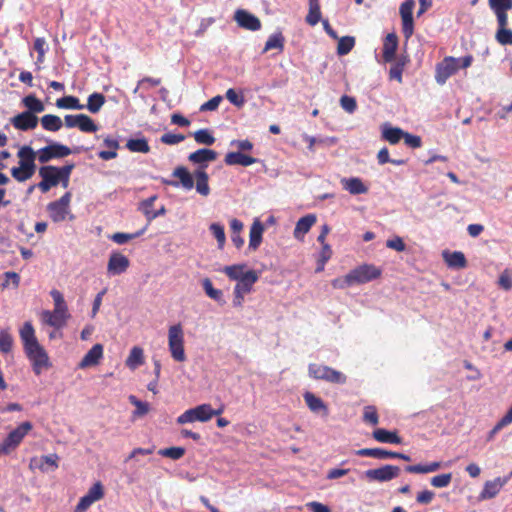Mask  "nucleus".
I'll return each mask as SVG.
<instances>
[{"instance_id":"obj_38","label":"nucleus","mask_w":512,"mask_h":512,"mask_svg":"<svg viewBox=\"0 0 512 512\" xmlns=\"http://www.w3.org/2000/svg\"><path fill=\"white\" fill-rule=\"evenodd\" d=\"M404 131L398 127H392L388 123L382 126V138L390 144H397L403 139Z\"/></svg>"},{"instance_id":"obj_53","label":"nucleus","mask_w":512,"mask_h":512,"mask_svg":"<svg viewBox=\"0 0 512 512\" xmlns=\"http://www.w3.org/2000/svg\"><path fill=\"white\" fill-rule=\"evenodd\" d=\"M284 48V37L281 33H274L269 36L265 43L264 52L272 49H278L282 51Z\"/></svg>"},{"instance_id":"obj_5","label":"nucleus","mask_w":512,"mask_h":512,"mask_svg":"<svg viewBox=\"0 0 512 512\" xmlns=\"http://www.w3.org/2000/svg\"><path fill=\"white\" fill-rule=\"evenodd\" d=\"M168 348L175 361L183 362L186 360L184 350V332L180 324H175L169 327Z\"/></svg>"},{"instance_id":"obj_2","label":"nucleus","mask_w":512,"mask_h":512,"mask_svg":"<svg viewBox=\"0 0 512 512\" xmlns=\"http://www.w3.org/2000/svg\"><path fill=\"white\" fill-rule=\"evenodd\" d=\"M50 295L54 302V308L52 311L45 310L42 312V320L45 324L54 327L56 329H61L66 326L67 321L70 319L71 315L68 310V306L63 297V294L56 289H52L50 291Z\"/></svg>"},{"instance_id":"obj_14","label":"nucleus","mask_w":512,"mask_h":512,"mask_svg":"<svg viewBox=\"0 0 512 512\" xmlns=\"http://www.w3.org/2000/svg\"><path fill=\"white\" fill-rule=\"evenodd\" d=\"M39 176L42 178V180L38 183L37 187L43 193L48 192L52 187H55L59 184L56 166L46 165L40 167Z\"/></svg>"},{"instance_id":"obj_60","label":"nucleus","mask_w":512,"mask_h":512,"mask_svg":"<svg viewBox=\"0 0 512 512\" xmlns=\"http://www.w3.org/2000/svg\"><path fill=\"white\" fill-rule=\"evenodd\" d=\"M13 346V338L7 330L0 331V351L9 353Z\"/></svg>"},{"instance_id":"obj_9","label":"nucleus","mask_w":512,"mask_h":512,"mask_svg":"<svg viewBox=\"0 0 512 512\" xmlns=\"http://www.w3.org/2000/svg\"><path fill=\"white\" fill-rule=\"evenodd\" d=\"M71 193L66 192L59 200L51 202L47 206L50 218L54 222H62L69 214Z\"/></svg>"},{"instance_id":"obj_34","label":"nucleus","mask_w":512,"mask_h":512,"mask_svg":"<svg viewBox=\"0 0 512 512\" xmlns=\"http://www.w3.org/2000/svg\"><path fill=\"white\" fill-rule=\"evenodd\" d=\"M31 429L32 424L29 421H25L12 430L6 438L16 448Z\"/></svg>"},{"instance_id":"obj_49","label":"nucleus","mask_w":512,"mask_h":512,"mask_svg":"<svg viewBox=\"0 0 512 512\" xmlns=\"http://www.w3.org/2000/svg\"><path fill=\"white\" fill-rule=\"evenodd\" d=\"M22 103L27 108L26 112H30L32 114L41 113L45 109L44 104L34 95L24 97Z\"/></svg>"},{"instance_id":"obj_63","label":"nucleus","mask_w":512,"mask_h":512,"mask_svg":"<svg viewBox=\"0 0 512 512\" xmlns=\"http://www.w3.org/2000/svg\"><path fill=\"white\" fill-rule=\"evenodd\" d=\"M226 98L228 101L240 108L245 104V98L243 95L238 94L234 89L230 88L226 91Z\"/></svg>"},{"instance_id":"obj_54","label":"nucleus","mask_w":512,"mask_h":512,"mask_svg":"<svg viewBox=\"0 0 512 512\" xmlns=\"http://www.w3.org/2000/svg\"><path fill=\"white\" fill-rule=\"evenodd\" d=\"M35 173V169L22 168V166L13 167L11 169L12 177L18 182H25L29 180Z\"/></svg>"},{"instance_id":"obj_26","label":"nucleus","mask_w":512,"mask_h":512,"mask_svg":"<svg viewBox=\"0 0 512 512\" xmlns=\"http://www.w3.org/2000/svg\"><path fill=\"white\" fill-rule=\"evenodd\" d=\"M316 222V216L314 214H308L304 217H301L294 228V237L298 240H303L306 233L309 232L311 227Z\"/></svg>"},{"instance_id":"obj_36","label":"nucleus","mask_w":512,"mask_h":512,"mask_svg":"<svg viewBox=\"0 0 512 512\" xmlns=\"http://www.w3.org/2000/svg\"><path fill=\"white\" fill-rule=\"evenodd\" d=\"M217 158V153L210 149H199L191 153L188 159L195 164H203L214 161Z\"/></svg>"},{"instance_id":"obj_37","label":"nucleus","mask_w":512,"mask_h":512,"mask_svg":"<svg viewBox=\"0 0 512 512\" xmlns=\"http://www.w3.org/2000/svg\"><path fill=\"white\" fill-rule=\"evenodd\" d=\"M247 265L244 263L223 267L220 271L224 273L230 280L238 281L243 279L248 272Z\"/></svg>"},{"instance_id":"obj_50","label":"nucleus","mask_w":512,"mask_h":512,"mask_svg":"<svg viewBox=\"0 0 512 512\" xmlns=\"http://www.w3.org/2000/svg\"><path fill=\"white\" fill-rule=\"evenodd\" d=\"M105 103V96L101 93H92L88 97L87 105L85 106L91 113H98Z\"/></svg>"},{"instance_id":"obj_16","label":"nucleus","mask_w":512,"mask_h":512,"mask_svg":"<svg viewBox=\"0 0 512 512\" xmlns=\"http://www.w3.org/2000/svg\"><path fill=\"white\" fill-rule=\"evenodd\" d=\"M130 265V261L128 257L119 253L112 252L110 254L108 264H107V273L110 276L120 275L128 269Z\"/></svg>"},{"instance_id":"obj_3","label":"nucleus","mask_w":512,"mask_h":512,"mask_svg":"<svg viewBox=\"0 0 512 512\" xmlns=\"http://www.w3.org/2000/svg\"><path fill=\"white\" fill-rule=\"evenodd\" d=\"M473 62L472 55L455 58L452 56L445 57L436 66L435 80L438 84L443 85L446 81L457 73L459 69H466L471 66Z\"/></svg>"},{"instance_id":"obj_23","label":"nucleus","mask_w":512,"mask_h":512,"mask_svg":"<svg viewBox=\"0 0 512 512\" xmlns=\"http://www.w3.org/2000/svg\"><path fill=\"white\" fill-rule=\"evenodd\" d=\"M489 6L496 14L498 24H505L507 11L512 9V0H489Z\"/></svg>"},{"instance_id":"obj_7","label":"nucleus","mask_w":512,"mask_h":512,"mask_svg":"<svg viewBox=\"0 0 512 512\" xmlns=\"http://www.w3.org/2000/svg\"><path fill=\"white\" fill-rule=\"evenodd\" d=\"M72 153L68 146L59 142H51L49 145L37 151V158L40 163H47L52 159H61Z\"/></svg>"},{"instance_id":"obj_30","label":"nucleus","mask_w":512,"mask_h":512,"mask_svg":"<svg viewBox=\"0 0 512 512\" xmlns=\"http://www.w3.org/2000/svg\"><path fill=\"white\" fill-rule=\"evenodd\" d=\"M373 438L380 443L402 444V438L397 431H389L384 428H378L372 433Z\"/></svg>"},{"instance_id":"obj_56","label":"nucleus","mask_w":512,"mask_h":512,"mask_svg":"<svg viewBox=\"0 0 512 512\" xmlns=\"http://www.w3.org/2000/svg\"><path fill=\"white\" fill-rule=\"evenodd\" d=\"M158 454L163 457H168L172 460H179L185 454V448L183 447H168L164 449H160Z\"/></svg>"},{"instance_id":"obj_62","label":"nucleus","mask_w":512,"mask_h":512,"mask_svg":"<svg viewBox=\"0 0 512 512\" xmlns=\"http://www.w3.org/2000/svg\"><path fill=\"white\" fill-rule=\"evenodd\" d=\"M157 199V196L156 195H153L145 200H143L141 203H140V207L139 209L141 210V212L146 216V218L148 219V221H150V216L151 214H153L154 212V209H153V205H154V202L155 200Z\"/></svg>"},{"instance_id":"obj_40","label":"nucleus","mask_w":512,"mask_h":512,"mask_svg":"<svg viewBox=\"0 0 512 512\" xmlns=\"http://www.w3.org/2000/svg\"><path fill=\"white\" fill-rule=\"evenodd\" d=\"M441 468V462H430L427 464H415L408 465L405 467V471L408 473L427 474L432 473Z\"/></svg>"},{"instance_id":"obj_31","label":"nucleus","mask_w":512,"mask_h":512,"mask_svg":"<svg viewBox=\"0 0 512 512\" xmlns=\"http://www.w3.org/2000/svg\"><path fill=\"white\" fill-rule=\"evenodd\" d=\"M443 259L449 268L461 269L465 268L467 261L465 255L460 251H444L442 253Z\"/></svg>"},{"instance_id":"obj_18","label":"nucleus","mask_w":512,"mask_h":512,"mask_svg":"<svg viewBox=\"0 0 512 512\" xmlns=\"http://www.w3.org/2000/svg\"><path fill=\"white\" fill-rule=\"evenodd\" d=\"M303 397L306 405L312 413L320 415L325 419L329 416L328 406L320 397H317L314 393L309 391H306L303 394Z\"/></svg>"},{"instance_id":"obj_33","label":"nucleus","mask_w":512,"mask_h":512,"mask_svg":"<svg viewBox=\"0 0 512 512\" xmlns=\"http://www.w3.org/2000/svg\"><path fill=\"white\" fill-rule=\"evenodd\" d=\"M397 47L398 38L396 34H388L383 43V59L385 62H391L394 60Z\"/></svg>"},{"instance_id":"obj_24","label":"nucleus","mask_w":512,"mask_h":512,"mask_svg":"<svg viewBox=\"0 0 512 512\" xmlns=\"http://www.w3.org/2000/svg\"><path fill=\"white\" fill-rule=\"evenodd\" d=\"M103 357V346L101 344H95L82 358L79 363L80 368H88L95 366L99 363Z\"/></svg>"},{"instance_id":"obj_47","label":"nucleus","mask_w":512,"mask_h":512,"mask_svg":"<svg viewBox=\"0 0 512 512\" xmlns=\"http://www.w3.org/2000/svg\"><path fill=\"white\" fill-rule=\"evenodd\" d=\"M58 108L62 109H74L82 110L85 108L83 104L79 102V99L75 96H65L56 101Z\"/></svg>"},{"instance_id":"obj_45","label":"nucleus","mask_w":512,"mask_h":512,"mask_svg":"<svg viewBox=\"0 0 512 512\" xmlns=\"http://www.w3.org/2000/svg\"><path fill=\"white\" fill-rule=\"evenodd\" d=\"M41 125L47 131L56 132L61 129L62 120L56 115L47 114L41 118Z\"/></svg>"},{"instance_id":"obj_39","label":"nucleus","mask_w":512,"mask_h":512,"mask_svg":"<svg viewBox=\"0 0 512 512\" xmlns=\"http://www.w3.org/2000/svg\"><path fill=\"white\" fill-rule=\"evenodd\" d=\"M20 338L23 342L24 349L39 344L35 337L34 328L30 322H25L22 328L20 329Z\"/></svg>"},{"instance_id":"obj_11","label":"nucleus","mask_w":512,"mask_h":512,"mask_svg":"<svg viewBox=\"0 0 512 512\" xmlns=\"http://www.w3.org/2000/svg\"><path fill=\"white\" fill-rule=\"evenodd\" d=\"M104 497V487L100 481L94 483L88 492L82 496L76 505L74 512H86V510L96 501Z\"/></svg>"},{"instance_id":"obj_12","label":"nucleus","mask_w":512,"mask_h":512,"mask_svg":"<svg viewBox=\"0 0 512 512\" xmlns=\"http://www.w3.org/2000/svg\"><path fill=\"white\" fill-rule=\"evenodd\" d=\"M24 350L27 357L32 362L33 368L37 374L49 367V357L40 344H36L33 347H27Z\"/></svg>"},{"instance_id":"obj_42","label":"nucleus","mask_w":512,"mask_h":512,"mask_svg":"<svg viewBox=\"0 0 512 512\" xmlns=\"http://www.w3.org/2000/svg\"><path fill=\"white\" fill-rule=\"evenodd\" d=\"M321 20V10L319 0H309V11L306 16V22L310 26H315Z\"/></svg>"},{"instance_id":"obj_64","label":"nucleus","mask_w":512,"mask_h":512,"mask_svg":"<svg viewBox=\"0 0 512 512\" xmlns=\"http://www.w3.org/2000/svg\"><path fill=\"white\" fill-rule=\"evenodd\" d=\"M498 285L508 291L512 288V272L509 269H505L499 276Z\"/></svg>"},{"instance_id":"obj_43","label":"nucleus","mask_w":512,"mask_h":512,"mask_svg":"<svg viewBox=\"0 0 512 512\" xmlns=\"http://www.w3.org/2000/svg\"><path fill=\"white\" fill-rule=\"evenodd\" d=\"M512 423V407L507 413L495 424V426L489 431L487 435V441H492L495 435L501 431L504 427Z\"/></svg>"},{"instance_id":"obj_55","label":"nucleus","mask_w":512,"mask_h":512,"mask_svg":"<svg viewBox=\"0 0 512 512\" xmlns=\"http://www.w3.org/2000/svg\"><path fill=\"white\" fill-rule=\"evenodd\" d=\"M145 230H146V228H143L142 230H140L136 233L117 232L111 236V240L119 245H123V244L127 243L128 241L141 236L145 232Z\"/></svg>"},{"instance_id":"obj_46","label":"nucleus","mask_w":512,"mask_h":512,"mask_svg":"<svg viewBox=\"0 0 512 512\" xmlns=\"http://www.w3.org/2000/svg\"><path fill=\"white\" fill-rule=\"evenodd\" d=\"M126 147L134 153H148L150 151V146L145 138H131L127 141Z\"/></svg>"},{"instance_id":"obj_44","label":"nucleus","mask_w":512,"mask_h":512,"mask_svg":"<svg viewBox=\"0 0 512 512\" xmlns=\"http://www.w3.org/2000/svg\"><path fill=\"white\" fill-rule=\"evenodd\" d=\"M128 399L136 407L132 413L133 418L143 417L149 412L150 405L148 402L139 400L135 395H130Z\"/></svg>"},{"instance_id":"obj_15","label":"nucleus","mask_w":512,"mask_h":512,"mask_svg":"<svg viewBox=\"0 0 512 512\" xmlns=\"http://www.w3.org/2000/svg\"><path fill=\"white\" fill-rule=\"evenodd\" d=\"M355 454L361 457H373L376 459H390V458H398L404 461H410V456L399 453L388 451L383 448H362L355 451Z\"/></svg>"},{"instance_id":"obj_48","label":"nucleus","mask_w":512,"mask_h":512,"mask_svg":"<svg viewBox=\"0 0 512 512\" xmlns=\"http://www.w3.org/2000/svg\"><path fill=\"white\" fill-rule=\"evenodd\" d=\"M508 18H505V24H498L496 40L501 45H512V30L507 29Z\"/></svg>"},{"instance_id":"obj_61","label":"nucleus","mask_w":512,"mask_h":512,"mask_svg":"<svg viewBox=\"0 0 512 512\" xmlns=\"http://www.w3.org/2000/svg\"><path fill=\"white\" fill-rule=\"evenodd\" d=\"M452 480V474L451 473H445L436 475L431 478L430 483L432 486L436 488H445L449 486Z\"/></svg>"},{"instance_id":"obj_51","label":"nucleus","mask_w":512,"mask_h":512,"mask_svg":"<svg viewBox=\"0 0 512 512\" xmlns=\"http://www.w3.org/2000/svg\"><path fill=\"white\" fill-rule=\"evenodd\" d=\"M355 45V38L352 36L338 37L337 54L340 56L347 55Z\"/></svg>"},{"instance_id":"obj_10","label":"nucleus","mask_w":512,"mask_h":512,"mask_svg":"<svg viewBox=\"0 0 512 512\" xmlns=\"http://www.w3.org/2000/svg\"><path fill=\"white\" fill-rule=\"evenodd\" d=\"M353 284H364L377 279L381 270L373 264H363L350 271Z\"/></svg>"},{"instance_id":"obj_20","label":"nucleus","mask_w":512,"mask_h":512,"mask_svg":"<svg viewBox=\"0 0 512 512\" xmlns=\"http://www.w3.org/2000/svg\"><path fill=\"white\" fill-rule=\"evenodd\" d=\"M506 484L507 478L501 477H496L493 480L486 481L479 494V499L487 500L494 498Z\"/></svg>"},{"instance_id":"obj_29","label":"nucleus","mask_w":512,"mask_h":512,"mask_svg":"<svg viewBox=\"0 0 512 512\" xmlns=\"http://www.w3.org/2000/svg\"><path fill=\"white\" fill-rule=\"evenodd\" d=\"M258 279L259 275L255 270H248L243 279L237 281L234 290L249 294Z\"/></svg>"},{"instance_id":"obj_58","label":"nucleus","mask_w":512,"mask_h":512,"mask_svg":"<svg viewBox=\"0 0 512 512\" xmlns=\"http://www.w3.org/2000/svg\"><path fill=\"white\" fill-rule=\"evenodd\" d=\"M78 128L82 132L86 133H93L96 132L98 127L94 123V121L87 115L81 114V117L79 118Z\"/></svg>"},{"instance_id":"obj_52","label":"nucleus","mask_w":512,"mask_h":512,"mask_svg":"<svg viewBox=\"0 0 512 512\" xmlns=\"http://www.w3.org/2000/svg\"><path fill=\"white\" fill-rule=\"evenodd\" d=\"M74 168V163H68L62 167H57L59 184H61L64 188L69 186L70 175Z\"/></svg>"},{"instance_id":"obj_41","label":"nucleus","mask_w":512,"mask_h":512,"mask_svg":"<svg viewBox=\"0 0 512 512\" xmlns=\"http://www.w3.org/2000/svg\"><path fill=\"white\" fill-rule=\"evenodd\" d=\"M202 287L209 298L213 299L214 301L221 305L225 303L223 291L214 288L209 278H205L202 280Z\"/></svg>"},{"instance_id":"obj_25","label":"nucleus","mask_w":512,"mask_h":512,"mask_svg":"<svg viewBox=\"0 0 512 512\" xmlns=\"http://www.w3.org/2000/svg\"><path fill=\"white\" fill-rule=\"evenodd\" d=\"M145 363L144 350L140 346H133L125 360V365L134 371Z\"/></svg>"},{"instance_id":"obj_8","label":"nucleus","mask_w":512,"mask_h":512,"mask_svg":"<svg viewBox=\"0 0 512 512\" xmlns=\"http://www.w3.org/2000/svg\"><path fill=\"white\" fill-rule=\"evenodd\" d=\"M309 374L315 380H322L332 383H342L346 381L345 375L341 372L331 369L328 366L311 364Z\"/></svg>"},{"instance_id":"obj_13","label":"nucleus","mask_w":512,"mask_h":512,"mask_svg":"<svg viewBox=\"0 0 512 512\" xmlns=\"http://www.w3.org/2000/svg\"><path fill=\"white\" fill-rule=\"evenodd\" d=\"M414 0H406L400 6L399 12L402 19V32L406 39H409L414 32L413 9Z\"/></svg>"},{"instance_id":"obj_59","label":"nucleus","mask_w":512,"mask_h":512,"mask_svg":"<svg viewBox=\"0 0 512 512\" xmlns=\"http://www.w3.org/2000/svg\"><path fill=\"white\" fill-rule=\"evenodd\" d=\"M209 229L213 236L216 238L219 248H222L226 241L224 226L220 223H212Z\"/></svg>"},{"instance_id":"obj_27","label":"nucleus","mask_w":512,"mask_h":512,"mask_svg":"<svg viewBox=\"0 0 512 512\" xmlns=\"http://www.w3.org/2000/svg\"><path fill=\"white\" fill-rule=\"evenodd\" d=\"M19 158V165L22 168L35 169V159L37 157V152H35L30 146H22L17 153Z\"/></svg>"},{"instance_id":"obj_57","label":"nucleus","mask_w":512,"mask_h":512,"mask_svg":"<svg viewBox=\"0 0 512 512\" xmlns=\"http://www.w3.org/2000/svg\"><path fill=\"white\" fill-rule=\"evenodd\" d=\"M193 136L198 144L212 145L215 142V138L208 129H200L194 132Z\"/></svg>"},{"instance_id":"obj_1","label":"nucleus","mask_w":512,"mask_h":512,"mask_svg":"<svg viewBox=\"0 0 512 512\" xmlns=\"http://www.w3.org/2000/svg\"><path fill=\"white\" fill-rule=\"evenodd\" d=\"M178 181H167L166 183L173 187L181 186L185 190H191L194 187V178L196 180V191L202 196L210 194V187L208 184L209 176L203 168H199L192 175L187 168L183 166L176 167L172 173Z\"/></svg>"},{"instance_id":"obj_28","label":"nucleus","mask_w":512,"mask_h":512,"mask_svg":"<svg viewBox=\"0 0 512 512\" xmlns=\"http://www.w3.org/2000/svg\"><path fill=\"white\" fill-rule=\"evenodd\" d=\"M59 456L56 453L48 454L41 456L40 459H32L30 466L34 463L37 468H39L42 472H48L51 470H56L58 468Z\"/></svg>"},{"instance_id":"obj_17","label":"nucleus","mask_w":512,"mask_h":512,"mask_svg":"<svg viewBox=\"0 0 512 512\" xmlns=\"http://www.w3.org/2000/svg\"><path fill=\"white\" fill-rule=\"evenodd\" d=\"M234 20L240 27L250 31H258L261 28L260 20L255 15L243 9L236 10Z\"/></svg>"},{"instance_id":"obj_35","label":"nucleus","mask_w":512,"mask_h":512,"mask_svg":"<svg viewBox=\"0 0 512 512\" xmlns=\"http://www.w3.org/2000/svg\"><path fill=\"white\" fill-rule=\"evenodd\" d=\"M104 146L108 148V150H102L98 153L100 159L108 161L117 157V150L119 148V142L117 139L107 136L103 140Z\"/></svg>"},{"instance_id":"obj_22","label":"nucleus","mask_w":512,"mask_h":512,"mask_svg":"<svg viewBox=\"0 0 512 512\" xmlns=\"http://www.w3.org/2000/svg\"><path fill=\"white\" fill-rule=\"evenodd\" d=\"M340 183L343 189L352 195L365 194L368 192V187L359 177H345L340 180Z\"/></svg>"},{"instance_id":"obj_6","label":"nucleus","mask_w":512,"mask_h":512,"mask_svg":"<svg viewBox=\"0 0 512 512\" xmlns=\"http://www.w3.org/2000/svg\"><path fill=\"white\" fill-rule=\"evenodd\" d=\"M399 474L400 468L398 466L387 464L364 471L362 477L368 482H388L397 478Z\"/></svg>"},{"instance_id":"obj_32","label":"nucleus","mask_w":512,"mask_h":512,"mask_svg":"<svg viewBox=\"0 0 512 512\" xmlns=\"http://www.w3.org/2000/svg\"><path fill=\"white\" fill-rule=\"evenodd\" d=\"M257 161L258 160L256 158L245 155V154L241 153L240 151L229 152L225 156V163L227 165H241V166L247 167V166H250V165L256 163Z\"/></svg>"},{"instance_id":"obj_21","label":"nucleus","mask_w":512,"mask_h":512,"mask_svg":"<svg viewBox=\"0 0 512 512\" xmlns=\"http://www.w3.org/2000/svg\"><path fill=\"white\" fill-rule=\"evenodd\" d=\"M264 230V224L259 218H255L249 231V249L257 250L259 248L262 242Z\"/></svg>"},{"instance_id":"obj_4","label":"nucleus","mask_w":512,"mask_h":512,"mask_svg":"<svg viewBox=\"0 0 512 512\" xmlns=\"http://www.w3.org/2000/svg\"><path fill=\"white\" fill-rule=\"evenodd\" d=\"M225 410V405L220 403L217 408H212L211 404H200L194 408H190L183 412L177 418L178 424H186L192 423L195 421L199 422H207L211 420L214 416L221 415Z\"/></svg>"},{"instance_id":"obj_19","label":"nucleus","mask_w":512,"mask_h":512,"mask_svg":"<svg viewBox=\"0 0 512 512\" xmlns=\"http://www.w3.org/2000/svg\"><path fill=\"white\" fill-rule=\"evenodd\" d=\"M12 125L21 131H28L36 128L38 118L30 112H22L11 118Z\"/></svg>"}]
</instances>
